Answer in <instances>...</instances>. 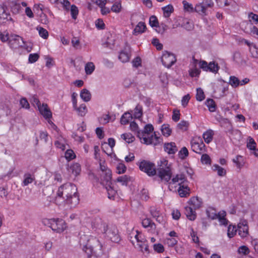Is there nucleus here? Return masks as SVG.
Segmentation results:
<instances>
[{
  "label": "nucleus",
  "instance_id": "obj_24",
  "mask_svg": "<svg viewBox=\"0 0 258 258\" xmlns=\"http://www.w3.org/2000/svg\"><path fill=\"white\" fill-rule=\"evenodd\" d=\"M80 97L85 102H89L91 98V94L89 91L86 89H83L80 93Z\"/></svg>",
  "mask_w": 258,
  "mask_h": 258
},
{
  "label": "nucleus",
  "instance_id": "obj_52",
  "mask_svg": "<svg viewBox=\"0 0 258 258\" xmlns=\"http://www.w3.org/2000/svg\"><path fill=\"white\" fill-rule=\"evenodd\" d=\"M189 125V123L187 121L181 120L177 124V127L182 131H186Z\"/></svg>",
  "mask_w": 258,
  "mask_h": 258
},
{
  "label": "nucleus",
  "instance_id": "obj_22",
  "mask_svg": "<svg viewBox=\"0 0 258 258\" xmlns=\"http://www.w3.org/2000/svg\"><path fill=\"white\" fill-rule=\"evenodd\" d=\"M185 214L187 218L191 221H194L196 219L197 215L196 213L193 210L191 207H186L185 208Z\"/></svg>",
  "mask_w": 258,
  "mask_h": 258
},
{
  "label": "nucleus",
  "instance_id": "obj_44",
  "mask_svg": "<svg viewBox=\"0 0 258 258\" xmlns=\"http://www.w3.org/2000/svg\"><path fill=\"white\" fill-rule=\"evenodd\" d=\"M71 169L72 170V172L75 175H77L81 171V166L79 163H75L71 165Z\"/></svg>",
  "mask_w": 258,
  "mask_h": 258
},
{
  "label": "nucleus",
  "instance_id": "obj_55",
  "mask_svg": "<svg viewBox=\"0 0 258 258\" xmlns=\"http://www.w3.org/2000/svg\"><path fill=\"white\" fill-rule=\"evenodd\" d=\"M117 172L118 174H122L126 171V167L123 163H118L116 166Z\"/></svg>",
  "mask_w": 258,
  "mask_h": 258
},
{
  "label": "nucleus",
  "instance_id": "obj_36",
  "mask_svg": "<svg viewBox=\"0 0 258 258\" xmlns=\"http://www.w3.org/2000/svg\"><path fill=\"white\" fill-rule=\"evenodd\" d=\"M161 131L163 136L168 137L171 135L172 130L169 127V125L164 124L161 126Z\"/></svg>",
  "mask_w": 258,
  "mask_h": 258
},
{
  "label": "nucleus",
  "instance_id": "obj_35",
  "mask_svg": "<svg viewBox=\"0 0 258 258\" xmlns=\"http://www.w3.org/2000/svg\"><path fill=\"white\" fill-rule=\"evenodd\" d=\"M205 104L210 112H214L216 110V105L215 101L212 99H207Z\"/></svg>",
  "mask_w": 258,
  "mask_h": 258
},
{
  "label": "nucleus",
  "instance_id": "obj_10",
  "mask_svg": "<svg viewBox=\"0 0 258 258\" xmlns=\"http://www.w3.org/2000/svg\"><path fill=\"white\" fill-rule=\"evenodd\" d=\"M190 144L192 151L197 153H200L205 147V144L200 137L193 138Z\"/></svg>",
  "mask_w": 258,
  "mask_h": 258
},
{
  "label": "nucleus",
  "instance_id": "obj_43",
  "mask_svg": "<svg viewBox=\"0 0 258 258\" xmlns=\"http://www.w3.org/2000/svg\"><path fill=\"white\" fill-rule=\"evenodd\" d=\"M143 114L142 107L139 105H137L134 109V115L136 118H140Z\"/></svg>",
  "mask_w": 258,
  "mask_h": 258
},
{
  "label": "nucleus",
  "instance_id": "obj_48",
  "mask_svg": "<svg viewBox=\"0 0 258 258\" xmlns=\"http://www.w3.org/2000/svg\"><path fill=\"white\" fill-rule=\"evenodd\" d=\"M121 9V5L120 2H115L111 7V10L112 12L118 13L120 12Z\"/></svg>",
  "mask_w": 258,
  "mask_h": 258
},
{
  "label": "nucleus",
  "instance_id": "obj_17",
  "mask_svg": "<svg viewBox=\"0 0 258 258\" xmlns=\"http://www.w3.org/2000/svg\"><path fill=\"white\" fill-rule=\"evenodd\" d=\"M142 224L144 228H149L148 230L151 233H154L156 230V225L154 223L152 222L149 218H145L142 220Z\"/></svg>",
  "mask_w": 258,
  "mask_h": 258
},
{
  "label": "nucleus",
  "instance_id": "obj_7",
  "mask_svg": "<svg viewBox=\"0 0 258 258\" xmlns=\"http://www.w3.org/2000/svg\"><path fill=\"white\" fill-rule=\"evenodd\" d=\"M186 173L191 175V174L189 172L188 169H185L184 171L176 174L173 176L171 179L170 184H175L177 183L178 185L185 184L187 182V179L186 177Z\"/></svg>",
  "mask_w": 258,
  "mask_h": 258
},
{
  "label": "nucleus",
  "instance_id": "obj_31",
  "mask_svg": "<svg viewBox=\"0 0 258 258\" xmlns=\"http://www.w3.org/2000/svg\"><path fill=\"white\" fill-rule=\"evenodd\" d=\"M208 217L211 219H216L219 216V213L217 214L215 209L212 208H209L206 210Z\"/></svg>",
  "mask_w": 258,
  "mask_h": 258
},
{
  "label": "nucleus",
  "instance_id": "obj_15",
  "mask_svg": "<svg viewBox=\"0 0 258 258\" xmlns=\"http://www.w3.org/2000/svg\"><path fill=\"white\" fill-rule=\"evenodd\" d=\"M38 109L45 119H49L52 117V113L47 104L42 103L38 106Z\"/></svg>",
  "mask_w": 258,
  "mask_h": 258
},
{
  "label": "nucleus",
  "instance_id": "obj_28",
  "mask_svg": "<svg viewBox=\"0 0 258 258\" xmlns=\"http://www.w3.org/2000/svg\"><path fill=\"white\" fill-rule=\"evenodd\" d=\"M130 54L125 50L121 51L119 55L118 59L123 63L126 62L130 59Z\"/></svg>",
  "mask_w": 258,
  "mask_h": 258
},
{
  "label": "nucleus",
  "instance_id": "obj_2",
  "mask_svg": "<svg viewBox=\"0 0 258 258\" xmlns=\"http://www.w3.org/2000/svg\"><path fill=\"white\" fill-rule=\"evenodd\" d=\"M81 245L83 246V250L90 256L92 254H99L102 249V245L99 240L93 236L84 235L80 238Z\"/></svg>",
  "mask_w": 258,
  "mask_h": 258
},
{
  "label": "nucleus",
  "instance_id": "obj_29",
  "mask_svg": "<svg viewBox=\"0 0 258 258\" xmlns=\"http://www.w3.org/2000/svg\"><path fill=\"white\" fill-rule=\"evenodd\" d=\"M163 12V15L165 18L169 17L171 14L173 12L174 8L171 5H168L162 8Z\"/></svg>",
  "mask_w": 258,
  "mask_h": 258
},
{
  "label": "nucleus",
  "instance_id": "obj_33",
  "mask_svg": "<svg viewBox=\"0 0 258 258\" xmlns=\"http://www.w3.org/2000/svg\"><path fill=\"white\" fill-rule=\"evenodd\" d=\"M132 119V114L129 112L124 113L121 116L120 122L122 124H126Z\"/></svg>",
  "mask_w": 258,
  "mask_h": 258
},
{
  "label": "nucleus",
  "instance_id": "obj_12",
  "mask_svg": "<svg viewBox=\"0 0 258 258\" xmlns=\"http://www.w3.org/2000/svg\"><path fill=\"white\" fill-rule=\"evenodd\" d=\"M115 146V140L113 138H109L108 143H104L102 145V150L108 156H111L113 153V148Z\"/></svg>",
  "mask_w": 258,
  "mask_h": 258
},
{
  "label": "nucleus",
  "instance_id": "obj_40",
  "mask_svg": "<svg viewBox=\"0 0 258 258\" xmlns=\"http://www.w3.org/2000/svg\"><path fill=\"white\" fill-rule=\"evenodd\" d=\"M121 138L128 143H132L135 140V137L130 133L122 134Z\"/></svg>",
  "mask_w": 258,
  "mask_h": 258
},
{
  "label": "nucleus",
  "instance_id": "obj_51",
  "mask_svg": "<svg viewBox=\"0 0 258 258\" xmlns=\"http://www.w3.org/2000/svg\"><path fill=\"white\" fill-rule=\"evenodd\" d=\"M129 180L130 178L126 175L119 176L116 179V181L121 183L122 185H126Z\"/></svg>",
  "mask_w": 258,
  "mask_h": 258
},
{
  "label": "nucleus",
  "instance_id": "obj_37",
  "mask_svg": "<svg viewBox=\"0 0 258 258\" xmlns=\"http://www.w3.org/2000/svg\"><path fill=\"white\" fill-rule=\"evenodd\" d=\"M195 11L201 14H206L207 9L203 3L197 4L195 7Z\"/></svg>",
  "mask_w": 258,
  "mask_h": 258
},
{
  "label": "nucleus",
  "instance_id": "obj_6",
  "mask_svg": "<svg viewBox=\"0 0 258 258\" xmlns=\"http://www.w3.org/2000/svg\"><path fill=\"white\" fill-rule=\"evenodd\" d=\"M139 168L141 171L146 173L149 176H153L156 173L155 165L149 161L144 160L141 162Z\"/></svg>",
  "mask_w": 258,
  "mask_h": 258
},
{
  "label": "nucleus",
  "instance_id": "obj_63",
  "mask_svg": "<svg viewBox=\"0 0 258 258\" xmlns=\"http://www.w3.org/2000/svg\"><path fill=\"white\" fill-rule=\"evenodd\" d=\"M248 18L250 21H252L255 24H258V15L250 13L248 14Z\"/></svg>",
  "mask_w": 258,
  "mask_h": 258
},
{
  "label": "nucleus",
  "instance_id": "obj_53",
  "mask_svg": "<svg viewBox=\"0 0 258 258\" xmlns=\"http://www.w3.org/2000/svg\"><path fill=\"white\" fill-rule=\"evenodd\" d=\"M201 160L203 164H210L211 163L210 157L208 154H206L202 155Z\"/></svg>",
  "mask_w": 258,
  "mask_h": 258
},
{
  "label": "nucleus",
  "instance_id": "obj_9",
  "mask_svg": "<svg viewBox=\"0 0 258 258\" xmlns=\"http://www.w3.org/2000/svg\"><path fill=\"white\" fill-rule=\"evenodd\" d=\"M136 248L138 249L143 253H149V246L147 243V240L143 235L138 237V239L134 245Z\"/></svg>",
  "mask_w": 258,
  "mask_h": 258
},
{
  "label": "nucleus",
  "instance_id": "obj_1",
  "mask_svg": "<svg viewBox=\"0 0 258 258\" xmlns=\"http://www.w3.org/2000/svg\"><path fill=\"white\" fill-rule=\"evenodd\" d=\"M55 201L57 204L64 202L71 207L76 206L79 203V198L76 185L67 183L60 186L58 189Z\"/></svg>",
  "mask_w": 258,
  "mask_h": 258
},
{
  "label": "nucleus",
  "instance_id": "obj_8",
  "mask_svg": "<svg viewBox=\"0 0 258 258\" xmlns=\"http://www.w3.org/2000/svg\"><path fill=\"white\" fill-rule=\"evenodd\" d=\"M176 57L174 54L167 51L163 52L161 61L165 67L169 68L176 62Z\"/></svg>",
  "mask_w": 258,
  "mask_h": 258
},
{
  "label": "nucleus",
  "instance_id": "obj_59",
  "mask_svg": "<svg viewBox=\"0 0 258 258\" xmlns=\"http://www.w3.org/2000/svg\"><path fill=\"white\" fill-rule=\"evenodd\" d=\"M153 248L154 250L158 253H162L164 251L163 245L160 243L155 244L153 245Z\"/></svg>",
  "mask_w": 258,
  "mask_h": 258
},
{
  "label": "nucleus",
  "instance_id": "obj_60",
  "mask_svg": "<svg viewBox=\"0 0 258 258\" xmlns=\"http://www.w3.org/2000/svg\"><path fill=\"white\" fill-rule=\"evenodd\" d=\"M190 96L189 94L184 95L181 99V105L183 107H185L190 100Z\"/></svg>",
  "mask_w": 258,
  "mask_h": 258
},
{
  "label": "nucleus",
  "instance_id": "obj_27",
  "mask_svg": "<svg viewBox=\"0 0 258 258\" xmlns=\"http://www.w3.org/2000/svg\"><path fill=\"white\" fill-rule=\"evenodd\" d=\"M213 135L214 132L212 130H209L205 132L203 135L205 142L207 144L210 143L213 139Z\"/></svg>",
  "mask_w": 258,
  "mask_h": 258
},
{
  "label": "nucleus",
  "instance_id": "obj_16",
  "mask_svg": "<svg viewBox=\"0 0 258 258\" xmlns=\"http://www.w3.org/2000/svg\"><path fill=\"white\" fill-rule=\"evenodd\" d=\"M101 183L104 185L112 184L111 170H107V172L101 173Z\"/></svg>",
  "mask_w": 258,
  "mask_h": 258
},
{
  "label": "nucleus",
  "instance_id": "obj_3",
  "mask_svg": "<svg viewBox=\"0 0 258 258\" xmlns=\"http://www.w3.org/2000/svg\"><path fill=\"white\" fill-rule=\"evenodd\" d=\"M154 130V127L151 124H147L144 126V130H141L138 132V138L141 142L146 145H157L160 142V138L157 136L155 133L150 136Z\"/></svg>",
  "mask_w": 258,
  "mask_h": 258
},
{
  "label": "nucleus",
  "instance_id": "obj_49",
  "mask_svg": "<svg viewBox=\"0 0 258 258\" xmlns=\"http://www.w3.org/2000/svg\"><path fill=\"white\" fill-rule=\"evenodd\" d=\"M237 229L236 227L229 225L227 230V235L229 238L233 237L236 234Z\"/></svg>",
  "mask_w": 258,
  "mask_h": 258
},
{
  "label": "nucleus",
  "instance_id": "obj_13",
  "mask_svg": "<svg viewBox=\"0 0 258 258\" xmlns=\"http://www.w3.org/2000/svg\"><path fill=\"white\" fill-rule=\"evenodd\" d=\"M52 230L57 233L63 232L66 228V224L62 219H54L52 222Z\"/></svg>",
  "mask_w": 258,
  "mask_h": 258
},
{
  "label": "nucleus",
  "instance_id": "obj_38",
  "mask_svg": "<svg viewBox=\"0 0 258 258\" xmlns=\"http://www.w3.org/2000/svg\"><path fill=\"white\" fill-rule=\"evenodd\" d=\"M226 213L224 211L219 213V216L217 219H218L219 221L222 225H227L228 224V220L225 218Z\"/></svg>",
  "mask_w": 258,
  "mask_h": 258
},
{
  "label": "nucleus",
  "instance_id": "obj_57",
  "mask_svg": "<svg viewBox=\"0 0 258 258\" xmlns=\"http://www.w3.org/2000/svg\"><path fill=\"white\" fill-rule=\"evenodd\" d=\"M238 252L240 254H242L243 255H247L249 252V250L248 248L246 246H241L239 247L238 249Z\"/></svg>",
  "mask_w": 258,
  "mask_h": 258
},
{
  "label": "nucleus",
  "instance_id": "obj_41",
  "mask_svg": "<svg viewBox=\"0 0 258 258\" xmlns=\"http://www.w3.org/2000/svg\"><path fill=\"white\" fill-rule=\"evenodd\" d=\"M37 30L39 33V35L43 39H47L48 37V31L44 28L41 27H37L36 28Z\"/></svg>",
  "mask_w": 258,
  "mask_h": 258
},
{
  "label": "nucleus",
  "instance_id": "obj_19",
  "mask_svg": "<svg viewBox=\"0 0 258 258\" xmlns=\"http://www.w3.org/2000/svg\"><path fill=\"white\" fill-rule=\"evenodd\" d=\"M164 150L169 154H174L177 151L175 144L173 142L165 143L164 145Z\"/></svg>",
  "mask_w": 258,
  "mask_h": 258
},
{
  "label": "nucleus",
  "instance_id": "obj_34",
  "mask_svg": "<svg viewBox=\"0 0 258 258\" xmlns=\"http://www.w3.org/2000/svg\"><path fill=\"white\" fill-rule=\"evenodd\" d=\"M112 184L105 185V188L107 191L108 198L109 199H113L116 194V191L112 188Z\"/></svg>",
  "mask_w": 258,
  "mask_h": 258
},
{
  "label": "nucleus",
  "instance_id": "obj_25",
  "mask_svg": "<svg viewBox=\"0 0 258 258\" xmlns=\"http://www.w3.org/2000/svg\"><path fill=\"white\" fill-rule=\"evenodd\" d=\"M142 233L138 230H133L130 234L129 238L133 244L135 245L137 239H138V237H139V236H142Z\"/></svg>",
  "mask_w": 258,
  "mask_h": 258
},
{
  "label": "nucleus",
  "instance_id": "obj_26",
  "mask_svg": "<svg viewBox=\"0 0 258 258\" xmlns=\"http://www.w3.org/2000/svg\"><path fill=\"white\" fill-rule=\"evenodd\" d=\"M146 29V25L144 22H140L136 26L134 30V34L138 35L141 34L145 31Z\"/></svg>",
  "mask_w": 258,
  "mask_h": 258
},
{
  "label": "nucleus",
  "instance_id": "obj_54",
  "mask_svg": "<svg viewBox=\"0 0 258 258\" xmlns=\"http://www.w3.org/2000/svg\"><path fill=\"white\" fill-rule=\"evenodd\" d=\"M71 13L72 18L74 19H76L77 18V15L78 14V9L75 5H73L71 6Z\"/></svg>",
  "mask_w": 258,
  "mask_h": 258
},
{
  "label": "nucleus",
  "instance_id": "obj_47",
  "mask_svg": "<svg viewBox=\"0 0 258 258\" xmlns=\"http://www.w3.org/2000/svg\"><path fill=\"white\" fill-rule=\"evenodd\" d=\"M205 98L203 90L199 88L197 89L196 99L199 101H202Z\"/></svg>",
  "mask_w": 258,
  "mask_h": 258
},
{
  "label": "nucleus",
  "instance_id": "obj_18",
  "mask_svg": "<svg viewBox=\"0 0 258 258\" xmlns=\"http://www.w3.org/2000/svg\"><path fill=\"white\" fill-rule=\"evenodd\" d=\"M177 191L181 198L187 197L190 195V188L186 184L179 185Z\"/></svg>",
  "mask_w": 258,
  "mask_h": 258
},
{
  "label": "nucleus",
  "instance_id": "obj_61",
  "mask_svg": "<svg viewBox=\"0 0 258 258\" xmlns=\"http://www.w3.org/2000/svg\"><path fill=\"white\" fill-rule=\"evenodd\" d=\"M132 62L134 67L138 68L141 66L142 60L140 57L137 56L132 60Z\"/></svg>",
  "mask_w": 258,
  "mask_h": 258
},
{
  "label": "nucleus",
  "instance_id": "obj_56",
  "mask_svg": "<svg viewBox=\"0 0 258 258\" xmlns=\"http://www.w3.org/2000/svg\"><path fill=\"white\" fill-rule=\"evenodd\" d=\"M188 155V152L186 147H183L179 152V156L181 159H184Z\"/></svg>",
  "mask_w": 258,
  "mask_h": 258
},
{
  "label": "nucleus",
  "instance_id": "obj_39",
  "mask_svg": "<svg viewBox=\"0 0 258 258\" xmlns=\"http://www.w3.org/2000/svg\"><path fill=\"white\" fill-rule=\"evenodd\" d=\"M95 70V66L92 62H88L85 66V73L87 75H91Z\"/></svg>",
  "mask_w": 258,
  "mask_h": 258
},
{
  "label": "nucleus",
  "instance_id": "obj_62",
  "mask_svg": "<svg viewBox=\"0 0 258 258\" xmlns=\"http://www.w3.org/2000/svg\"><path fill=\"white\" fill-rule=\"evenodd\" d=\"M156 27L157 28L156 29V32L159 33L163 34L167 29V26L165 24H161L160 26L158 25L157 27Z\"/></svg>",
  "mask_w": 258,
  "mask_h": 258
},
{
  "label": "nucleus",
  "instance_id": "obj_30",
  "mask_svg": "<svg viewBox=\"0 0 258 258\" xmlns=\"http://www.w3.org/2000/svg\"><path fill=\"white\" fill-rule=\"evenodd\" d=\"M212 168L213 171L217 172L219 176H224L226 175V170L223 167H221L217 164H214Z\"/></svg>",
  "mask_w": 258,
  "mask_h": 258
},
{
  "label": "nucleus",
  "instance_id": "obj_11",
  "mask_svg": "<svg viewBox=\"0 0 258 258\" xmlns=\"http://www.w3.org/2000/svg\"><path fill=\"white\" fill-rule=\"evenodd\" d=\"M10 46L12 48H16L19 47H22L24 44L23 39L19 35L11 34L10 38L8 40Z\"/></svg>",
  "mask_w": 258,
  "mask_h": 258
},
{
  "label": "nucleus",
  "instance_id": "obj_42",
  "mask_svg": "<svg viewBox=\"0 0 258 258\" xmlns=\"http://www.w3.org/2000/svg\"><path fill=\"white\" fill-rule=\"evenodd\" d=\"M56 147L61 149L62 150H64L66 148V141L63 139H59L56 141L54 143Z\"/></svg>",
  "mask_w": 258,
  "mask_h": 258
},
{
  "label": "nucleus",
  "instance_id": "obj_46",
  "mask_svg": "<svg viewBox=\"0 0 258 258\" xmlns=\"http://www.w3.org/2000/svg\"><path fill=\"white\" fill-rule=\"evenodd\" d=\"M229 84L235 88L240 85V81L237 77L231 76L229 79Z\"/></svg>",
  "mask_w": 258,
  "mask_h": 258
},
{
  "label": "nucleus",
  "instance_id": "obj_5",
  "mask_svg": "<svg viewBox=\"0 0 258 258\" xmlns=\"http://www.w3.org/2000/svg\"><path fill=\"white\" fill-rule=\"evenodd\" d=\"M101 231L105 233L107 237L112 242H118L120 241V237L118 233L117 228L114 226L108 227L105 223L102 224L100 226Z\"/></svg>",
  "mask_w": 258,
  "mask_h": 258
},
{
  "label": "nucleus",
  "instance_id": "obj_50",
  "mask_svg": "<svg viewBox=\"0 0 258 258\" xmlns=\"http://www.w3.org/2000/svg\"><path fill=\"white\" fill-rule=\"evenodd\" d=\"M65 158L68 161H70L75 158L76 155L72 150L68 149L65 153Z\"/></svg>",
  "mask_w": 258,
  "mask_h": 258
},
{
  "label": "nucleus",
  "instance_id": "obj_45",
  "mask_svg": "<svg viewBox=\"0 0 258 258\" xmlns=\"http://www.w3.org/2000/svg\"><path fill=\"white\" fill-rule=\"evenodd\" d=\"M208 71L216 73L219 70V67L217 63H216L215 62H210L208 64Z\"/></svg>",
  "mask_w": 258,
  "mask_h": 258
},
{
  "label": "nucleus",
  "instance_id": "obj_64",
  "mask_svg": "<svg viewBox=\"0 0 258 258\" xmlns=\"http://www.w3.org/2000/svg\"><path fill=\"white\" fill-rule=\"evenodd\" d=\"M149 23L151 27H157L158 24V22L157 18L154 16H152L150 18L149 20Z\"/></svg>",
  "mask_w": 258,
  "mask_h": 258
},
{
  "label": "nucleus",
  "instance_id": "obj_4",
  "mask_svg": "<svg viewBox=\"0 0 258 258\" xmlns=\"http://www.w3.org/2000/svg\"><path fill=\"white\" fill-rule=\"evenodd\" d=\"M171 165L168 164L167 160L163 159L160 161L158 169V175L161 180L168 182L171 177Z\"/></svg>",
  "mask_w": 258,
  "mask_h": 258
},
{
  "label": "nucleus",
  "instance_id": "obj_21",
  "mask_svg": "<svg viewBox=\"0 0 258 258\" xmlns=\"http://www.w3.org/2000/svg\"><path fill=\"white\" fill-rule=\"evenodd\" d=\"M13 21L10 14L6 12L5 8L4 12L0 14V24H5L9 21Z\"/></svg>",
  "mask_w": 258,
  "mask_h": 258
},
{
  "label": "nucleus",
  "instance_id": "obj_20",
  "mask_svg": "<svg viewBox=\"0 0 258 258\" xmlns=\"http://www.w3.org/2000/svg\"><path fill=\"white\" fill-rule=\"evenodd\" d=\"M189 204L191 206H192L191 208L196 210L201 207L202 205V201L197 197H192L189 201Z\"/></svg>",
  "mask_w": 258,
  "mask_h": 258
},
{
  "label": "nucleus",
  "instance_id": "obj_23",
  "mask_svg": "<svg viewBox=\"0 0 258 258\" xmlns=\"http://www.w3.org/2000/svg\"><path fill=\"white\" fill-rule=\"evenodd\" d=\"M74 109L77 111L78 114L81 116H84L87 113L88 110L86 105L85 104H82L79 107H74Z\"/></svg>",
  "mask_w": 258,
  "mask_h": 258
},
{
  "label": "nucleus",
  "instance_id": "obj_32",
  "mask_svg": "<svg viewBox=\"0 0 258 258\" xmlns=\"http://www.w3.org/2000/svg\"><path fill=\"white\" fill-rule=\"evenodd\" d=\"M34 180V177L32 174L30 173H26L24 175L23 184L24 186H26L32 183Z\"/></svg>",
  "mask_w": 258,
  "mask_h": 258
},
{
  "label": "nucleus",
  "instance_id": "obj_14",
  "mask_svg": "<svg viewBox=\"0 0 258 258\" xmlns=\"http://www.w3.org/2000/svg\"><path fill=\"white\" fill-rule=\"evenodd\" d=\"M237 230L240 237L242 238L246 237L248 234L247 222L246 221L240 222L237 225Z\"/></svg>",
  "mask_w": 258,
  "mask_h": 258
},
{
  "label": "nucleus",
  "instance_id": "obj_58",
  "mask_svg": "<svg viewBox=\"0 0 258 258\" xmlns=\"http://www.w3.org/2000/svg\"><path fill=\"white\" fill-rule=\"evenodd\" d=\"M130 126L131 130L137 133V136L138 137V132H141V130H139V126L136 122L135 121L131 122Z\"/></svg>",
  "mask_w": 258,
  "mask_h": 258
}]
</instances>
